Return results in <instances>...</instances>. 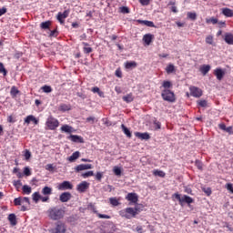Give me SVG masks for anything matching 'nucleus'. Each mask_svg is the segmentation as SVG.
Segmentation results:
<instances>
[{
  "label": "nucleus",
  "mask_w": 233,
  "mask_h": 233,
  "mask_svg": "<svg viewBox=\"0 0 233 233\" xmlns=\"http://www.w3.org/2000/svg\"><path fill=\"white\" fill-rule=\"evenodd\" d=\"M50 26H52L51 21L42 22L40 24V28H42V30H50Z\"/></svg>",
  "instance_id": "obj_26"
},
{
  "label": "nucleus",
  "mask_w": 233,
  "mask_h": 233,
  "mask_svg": "<svg viewBox=\"0 0 233 233\" xmlns=\"http://www.w3.org/2000/svg\"><path fill=\"white\" fill-rule=\"evenodd\" d=\"M47 214L50 219H53V221H57L65 218V211L63 208H51L48 209Z\"/></svg>",
  "instance_id": "obj_1"
},
{
  "label": "nucleus",
  "mask_w": 233,
  "mask_h": 233,
  "mask_svg": "<svg viewBox=\"0 0 233 233\" xmlns=\"http://www.w3.org/2000/svg\"><path fill=\"white\" fill-rule=\"evenodd\" d=\"M87 188H88V182H86V181H84V182L78 184L76 187V190L78 192H86Z\"/></svg>",
  "instance_id": "obj_16"
},
{
  "label": "nucleus",
  "mask_w": 233,
  "mask_h": 233,
  "mask_svg": "<svg viewBox=\"0 0 233 233\" xmlns=\"http://www.w3.org/2000/svg\"><path fill=\"white\" fill-rule=\"evenodd\" d=\"M113 172H114L115 176H121V167H114Z\"/></svg>",
  "instance_id": "obj_49"
},
{
  "label": "nucleus",
  "mask_w": 233,
  "mask_h": 233,
  "mask_svg": "<svg viewBox=\"0 0 233 233\" xmlns=\"http://www.w3.org/2000/svg\"><path fill=\"white\" fill-rule=\"evenodd\" d=\"M60 130L66 132V134H72V127L68 125H64L61 127Z\"/></svg>",
  "instance_id": "obj_33"
},
{
  "label": "nucleus",
  "mask_w": 233,
  "mask_h": 233,
  "mask_svg": "<svg viewBox=\"0 0 233 233\" xmlns=\"http://www.w3.org/2000/svg\"><path fill=\"white\" fill-rule=\"evenodd\" d=\"M32 198L35 203H39V199H41V195L39 194V192H35L33 193Z\"/></svg>",
  "instance_id": "obj_39"
},
{
  "label": "nucleus",
  "mask_w": 233,
  "mask_h": 233,
  "mask_svg": "<svg viewBox=\"0 0 233 233\" xmlns=\"http://www.w3.org/2000/svg\"><path fill=\"white\" fill-rule=\"evenodd\" d=\"M24 156H25L26 161H28V159H30V157H32V153H30V151H28V149H26Z\"/></svg>",
  "instance_id": "obj_58"
},
{
  "label": "nucleus",
  "mask_w": 233,
  "mask_h": 233,
  "mask_svg": "<svg viewBox=\"0 0 233 233\" xmlns=\"http://www.w3.org/2000/svg\"><path fill=\"white\" fill-rule=\"evenodd\" d=\"M195 166L197 167V168H198V170H203V163H201V161L196 160Z\"/></svg>",
  "instance_id": "obj_54"
},
{
  "label": "nucleus",
  "mask_w": 233,
  "mask_h": 233,
  "mask_svg": "<svg viewBox=\"0 0 233 233\" xmlns=\"http://www.w3.org/2000/svg\"><path fill=\"white\" fill-rule=\"evenodd\" d=\"M92 164H81L75 167L76 172H81L82 170H90L92 169Z\"/></svg>",
  "instance_id": "obj_10"
},
{
  "label": "nucleus",
  "mask_w": 233,
  "mask_h": 233,
  "mask_svg": "<svg viewBox=\"0 0 233 233\" xmlns=\"http://www.w3.org/2000/svg\"><path fill=\"white\" fill-rule=\"evenodd\" d=\"M222 14L226 17H233V10L228 7L222 8Z\"/></svg>",
  "instance_id": "obj_22"
},
{
  "label": "nucleus",
  "mask_w": 233,
  "mask_h": 233,
  "mask_svg": "<svg viewBox=\"0 0 233 233\" xmlns=\"http://www.w3.org/2000/svg\"><path fill=\"white\" fill-rule=\"evenodd\" d=\"M187 17H188V19H191V21H196V19H198V14L188 12L187 13Z\"/></svg>",
  "instance_id": "obj_41"
},
{
  "label": "nucleus",
  "mask_w": 233,
  "mask_h": 233,
  "mask_svg": "<svg viewBox=\"0 0 233 233\" xmlns=\"http://www.w3.org/2000/svg\"><path fill=\"white\" fill-rule=\"evenodd\" d=\"M137 66V63L136 61H127L126 62L125 64V67L127 69V70H130L132 68H136Z\"/></svg>",
  "instance_id": "obj_23"
},
{
  "label": "nucleus",
  "mask_w": 233,
  "mask_h": 233,
  "mask_svg": "<svg viewBox=\"0 0 233 233\" xmlns=\"http://www.w3.org/2000/svg\"><path fill=\"white\" fill-rule=\"evenodd\" d=\"M58 190H72L74 188V185L70 183V181H63L57 186Z\"/></svg>",
  "instance_id": "obj_8"
},
{
  "label": "nucleus",
  "mask_w": 233,
  "mask_h": 233,
  "mask_svg": "<svg viewBox=\"0 0 233 233\" xmlns=\"http://www.w3.org/2000/svg\"><path fill=\"white\" fill-rule=\"evenodd\" d=\"M59 199L62 203H67L72 199V194L70 192H64L60 195Z\"/></svg>",
  "instance_id": "obj_11"
},
{
  "label": "nucleus",
  "mask_w": 233,
  "mask_h": 233,
  "mask_svg": "<svg viewBox=\"0 0 233 233\" xmlns=\"http://www.w3.org/2000/svg\"><path fill=\"white\" fill-rule=\"evenodd\" d=\"M57 35H59V32L57 31V29L55 30H49V37H57Z\"/></svg>",
  "instance_id": "obj_46"
},
{
  "label": "nucleus",
  "mask_w": 233,
  "mask_h": 233,
  "mask_svg": "<svg viewBox=\"0 0 233 233\" xmlns=\"http://www.w3.org/2000/svg\"><path fill=\"white\" fill-rule=\"evenodd\" d=\"M17 94H19V89H17V87L15 86H12L10 91V95L12 96V97H16Z\"/></svg>",
  "instance_id": "obj_40"
},
{
  "label": "nucleus",
  "mask_w": 233,
  "mask_h": 233,
  "mask_svg": "<svg viewBox=\"0 0 233 233\" xmlns=\"http://www.w3.org/2000/svg\"><path fill=\"white\" fill-rule=\"evenodd\" d=\"M143 41L147 46H149V45L152 43V41H154V35H152V34L144 35Z\"/></svg>",
  "instance_id": "obj_14"
},
{
  "label": "nucleus",
  "mask_w": 233,
  "mask_h": 233,
  "mask_svg": "<svg viewBox=\"0 0 233 233\" xmlns=\"http://www.w3.org/2000/svg\"><path fill=\"white\" fill-rule=\"evenodd\" d=\"M8 221L10 222V225H12L13 227H15V225H17V218L15 217V214L14 213L9 214Z\"/></svg>",
  "instance_id": "obj_21"
},
{
  "label": "nucleus",
  "mask_w": 233,
  "mask_h": 233,
  "mask_svg": "<svg viewBox=\"0 0 233 233\" xmlns=\"http://www.w3.org/2000/svg\"><path fill=\"white\" fill-rule=\"evenodd\" d=\"M24 176H32V171H30V167H25V168H24Z\"/></svg>",
  "instance_id": "obj_53"
},
{
  "label": "nucleus",
  "mask_w": 233,
  "mask_h": 233,
  "mask_svg": "<svg viewBox=\"0 0 233 233\" xmlns=\"http://www.w3.org/2000/svg\"><path fill=\"white\" fill-rule=\"evenodd\" d=\"M47 130H56L59 127V120L50 116L46 121Z\"/></svg>",
  "instance_id": "obj_5"
},
{
  "label": "nucleus",
  "mask_w": 233,
  "mask_h": 233,
  "mask_svg": "<svg viewBox=\"0 0 233 233\" xmlns=\"http://www.w3.org/2000/svg\"><path fill=\"white\" fill-rule=\"evenodd\" d=\"M79 156H81V153H79V151H76L68 157V161H70V163H74L76 159H79Z\"/></svg>",
  "instance_id": "obj_25"
},
{
  "label": "nucleus",
  "mask_w": 233,
  "mask_h": 233,
  "mask_svg": "<svg viewBox=\"0 0 233 233\" xmlns=\"http://www.w3.org/2000/svg\"><path fill=\"white\" fill-rule=\"evenodd\" d=\"M68 139H70V141H73V143H83V137L77 135H70L68 137Z\"/></svg>",
  "instance_id": "obj_19"
},
{
  "label": "nucleus",
  "mask_w": 233,
  "mask_h": 233,
  "mask_svg": "<svg viewBox=\"0 0 233 233\" xmlns=\"http://www.w3.org/2000/svg\"><path fill=\"white\" fill-rule=\"evenodd\" d=\"M206 43H207L208 45H214V36H212V35H208V36L206 37Z\"/></svg>",
  "instance_id": "obj_48"
},
{
  "label": "nucleus",
  "mask_w": 233,
  "mask_h": 233,
  "mask_svg": "<svg viewBox=\"0 0 233 233\" xmlns=\"http://www.w3.org/2000/svg\"><path fill=\"white\" fill-rule=\"evenodd\" d=\"M139 214V210H137V207L135 208H127L119 211V216L121 218H126V219H132V218H136Z\"/></svg>",
  "instance_id": "obj_2"
},
{
  "label": "nucleus",
  "mask_w": 233,
  "mask_h": 233,
  "mask_svg": "<svg viewBox=\"0 0 233 233\" xmlns=\"http://www.w3.org/2000/svg\"><path fill=\"white\" fill-rule=\"evenodd\" d=\"M42 90L46 94H50V92H52V86H42Z\"/></svg>",
  "instance_id": "obj_47"
},
{
  "label": "nucleus",
  "mask_w": 233,
  "mask_h": 233,
  "mask_svg": "<svg viewBox=\"0 0 233 233\" xmlns=\"http://www.w3.org/2000/svg\"><path fill=\"white\" fill-rule=\"evenodd\" d=\"M166 72L167 74H174V72H176V66L173 64L167 65L166 67Z\"/></svg>",
  "instance_id": "obj_31"
},
{
  "label": "nucleus",
  "mask_w": 233,
  "mask_h": 233,
  "mask_svg": "<svg viewBox=\"0 0 233 233\" xmlns=\"http://www.w3.org/2000/svg\"><path fill=\"white\" fill-rule=\"evenodd\" d=\"M14 204L15 205V207H19L23 205L22 198H15Z\"/></svg>",
  "instance_id": "obj_52"
},
{
  "label": "nucleus",
  "mask_w": 233,
  "mask_h": 233,
  "mask_svg": "<svg viewBox=\"0 0 233 233\" xmlns=\"http://www.w3.org/2000/svg\"><path fill=\"white\" fill-rule=\"evenodd\" d=\"M83 52L84 54H91V52H93L92 47H90V45H88V43L83 42Z\"/></svg>",
  "instance_id": "obj_24"
},
{
  "label": "nucleus",
  "mask_w": 233,
  "mask_h": 233,
  "mask_svg": "<svg viewBox=\"0 0 233 233\" xmlns=\"http://www.w3.org/2000/svg\"><path fill=\"white\" fill-rule=\"evenodd\" d=\"M162 86H163L164 90H168V88H172V82H170L168 80H165L162 83Z\"/></svg>",
  "instance_id": "obj_37"
},
{
  "label": "nucleus",
  "mask_w": 233,
  "mask_h": 233,
  "mask_svg": "<svg viewBox=\"0 0 233 233\" xmlns=\"http://www.w3.org/2000/svg\"><path fill=\"white\" fill-rule=\"evenodd\" d=\"M22 192L26 196H30V194H32V187L28 185H24L22 187Z\"/></svg>",
  "instance_id": "obj_28"
},
{
  "label": "nucleus",
  "mask_w": 233,
  "mask_h": 233,
  "mask_svg": "<svg viewBox=\"0 0 233 233\" xmlns=\"http://www.w3.org/2000/svg\"><path fill=\"white\" fill-rule=\"evenodd\" d=\"M21 199H22L21 211L26 212V210H28L27 207H30V198L28 197H24V198H21Z\"/></svg>",
  "instance_id": "obj_9"
},
{
  "label": "nucleus",
  "mask_w": 233,
  "mask_h": 233,
  "mask_svg": "<svg viewBox=\"0 0 233 233\" xmlns=\"http://www.w3.org/2000/svg\"><path fill=\"white\" fill-rule=\"evenodd\" d=\"M25 123H26V125H30V123H34V125H39V120H37L34 115H29L25 118Z\"/></svg>",
  "instance_id": "obj_12"
},
{
  "label": "nucleus",
  "mask_w": 233,
  "mask_h": 233,
  "mask_svg": "<svg viewBox=\"0 0 233 233\" xmlns=\"http://www.w3.org/2000/svg\"><path fill=\"white\" fill-rule=\"evenodd\" d=\"M173 198H175V199H177L178 201V203L181 207H183L185 205V203L187 205H192V203H194V198H192V197H188L187 195H183L181 197V195L179 193H175L173 195Z\"/></svg>",
  "instance_id": "obj_3"
},
{
  "label": "nucleus",
  "mask_w": 233,
  "mask_h": 233,
  "mask_svg": "<svg viewBox=\"0 0 233 233\" xmlns=\"http://www.w3.org/2000/svg\"><path fill=\"white\" fill-rule=\"evenodd\" d=\"M121 128L125 135H127V137H132V132H130V129L126 127L124 124L121 125Z\"/></svg>",
  "instance_id": "obj_34"
},
{
  "label": "nucleus",
  "mask_w": 233,
  "mask_h": 233,
  "mask_svg": "<svg viewBox=\"0 0 233 233\" xmlns=\"http://www.w3.org/2000/svg\"><path fill=\"white\" fill-rule=\"evenodd\" d=\"M115 76L120 78L123 77V73L121 72V69H116L115 72Z\"/></svg>",
  "instance_id": "obj_60"
},
{
  "label": "nucleus",
  "mask_w": 233,
  "mask_h": 233,
  "mask_svg": "<svg viewBox=\"0 0 233 233\" xmlns=\"http://www.w3.org/2000/svg\"><path fill=\"white\" fill-rule=\"evenodd\" d=\"M59 110L61 112H66L68 110H71V106H70V105L61 104L60 106H59Z\"/></svg>",
  "instance_id": "obj_36"
},
{
  "label": "nucleus",
  "mask_w": 233,
  "mask_h": 233,
  "mask_svg": "<svg viewBox=\"0 0 233 233\" xmlns=\"http://www.w3.org/2000/svg\"><path fill=\"white\" fill-rule=\"evenodd\" d=\"M226 188H227V190H229V192H231V194H233V185L232 184H230V183L227 184Z\"/></svg>",
  "instance_id": "obj_61"
},
{
  "label": "nucleus",
  "mask_w": 233,
  "mask_h": 233,
  "mask_svg": "<svg viewBox=\"0 0 233 233\" xmlns=\"http://www.w3.org/2000/svg\"><path fill=\"white\" fill-rule=\"evenodd\" d=\"M206 23L209 25V23H212V25H218V18L211 17V18H207Z\"/></svg>",
  "instance_id": "obj_44"
},
{
  "label": "nucleus",
  "mask_w": 233,
  "mask_h": 233,
  "mask_svg": "<svg viewBox=\"0 0 233 233\" xmlns=\"http://www.w3.org/2000/svg\"><path fill=\"white\" fill-rule=\"evenodd\" d=\"M135 136L138 139H142V140H146V141L150 139V134H148L147 132H146V133L136 132Z\"/></svg>",
  "instance_id": "obj_15"
},
{
  "label": "nucleus",
  "mask_w": 233,
  "mask_h": 233,
  "mask_svg": "<svg viewBox=\"0 0 233 233\" xmlns=\"http://www.w3.org/2000/svg\"><path fill=\"white\" fill-rule=\"evenodd\" d=\"M109 203L112 207H119V205H121V203H119V199L116 197L110 198Z\"/></svg>",
  "instance_id": "obj_29"
},
{
  "label": "nucleus",
  "mask_w": 233,
  "mask_h": 233,
  "mask_svg": "<svg viewBox=\"0 0 233 233\" xmlns=\"http://www.w3.org/2000/svg\"><path fill=\"white\" fill-rule=\"evenodd\" d=\"M43 196H51L52 194V187H44L42 189Z\"/></svg>",
  "instance_id": "obj_32"
},
{
  "label": "nucleus",
  "mask_w": 233,
  "mask_h": 233,
  "mask_svg": "<svg viewBox=\"0 0 233 233\" xmlns=\"http://www.w3.org/2000/svg\"><path fill=\"white\" fill-rule=\"evenodd\" d=\"M0 74H3L4 76H6V74H8V71H6L3 63H0Z\"/></svg>",
  "instance_id": "obj_45"
},
{
  "label": "nucleus",
  "mask_w": 233,
  "mask_h": 233,
  "mask_svg": "<svg viewBox=\"0 0 233 233\" xmlns=\"http://www.w3.org/2000/svg\"><path fill=\"white\" fill-rule=\"evenodd\" d=\"M200 72L203 74V76H207V73L210 72V65H203L200 67Z\"/></svg>",
  "instance_id": "obj_30"
},
{
  "label": "nucleus",
  "mask_w": 233,
  "mask_h": 233,
  "mask_svg": "<svg viewBox=\"0 0 233 233\" xmlns=\"http://www.w3.org/2000/svg\"><path fill=\"white\" fill-rule=\"evenodd\" d=\"M184 192H186V194H190L192 196V188L188 187H184Z\"/></svg>",
  "instance_id": "obj_63"
},
{
  "label": "nucleus",
  "mask_w": 233,
  "mask_h": 233,
  "mask_svg": "<svg viewBox=\"0 0 233 233\" xmlns=\"http://www.w3.org/2000/svg\"><path fill=\"white\" fill-rule=\"evenodd\" d=\"M126 199H127V201H130L131 203H137L138 201L137 194L128 193L127 196L126 197Z\"/></svg>",
  "instance_id": "obj_17"
},
{
  "label": "nucleus",
  "mask_w": 233,
  "mask_h": 233,
  "mask_svg": "<svg viewBox=\"0 0 233 233\" xmlns=\"http://www.w3.org/2000/svg\"><path fill=\"white\" fill-rule=\"evenodd\" d=\"M94 213L96 214V216H97V218H99V219H110V216L105 215V214H100L96 209H94Z\"/></svg>",
  "instance_id": "obj_38"
},
{
  "label": "nucleus",
  "mask_w": 233,
  "mask_h": 233,
  "mask_svg": "<svg viewBox=\"0 0 233 233\" xmlns=\"http://www.w3.org/2000/svg\"><path fill=\"white\" fill-rule=\"evenodd\" d=\"M96 181H101V179H103V173L97 172L96 174Z\"/></svg>",
  "instance_id": "obj_59"
},
{
  "label": "nucleus",
  "mask_w": 233,
  "mask_h": 233,
  "mask_svg": "<svg viewBox=\"0 0 233 233\" xmlns=\"http://www.w3.org/2000/svg\"><path fill=\"white\" fill-rule=\"evenodd\" d=\"M224 41L227 45H233V34L232 33H226L224 36Z\"/></svg>",
  "instance_id": "obj_18"
},
{
  "label": "nucleus",
  "mask_w": 233,
  "mask_h": 233,
  "mask_svg": "<svg viewBox=\"0 0 233 233\" xmlns=\"http://www.w3.org/2000/svg\"><path fill=\"white\" fill-rule=\"evenodd\" d=\"M214 76H216L218 81H221V79L225 77V71H223L221 68H217L214 70Z\"/></svg>",
  "instance_id": "obj_13"
},
{
  "label": "nucleus",
  "mask_w": 233,
  "mask_h": 233,
  "mask_svg": "<svg viewBox=\"0 0 233 233\" xmlns=\"http://www.w3.org/2000/svg\"><path fill=\"white\" fill-rule=\"evenodd\" d=\"M50 233H66V225L63 222H57L56 228L49 230Z\"/></svg>",
  "instance_id": "obj_6"
},
{
  "label": "nucleus",
  "mask_w": 233,
  "mask_h": 233,
  "mask_svg": "<svg viewBox=\"0 0 233 233\" xmlns=\"http://www.w3.org/2000/svg\"><path fill=\"white\" fill-rule=\"evenodd\" d=\"M137 23H139V25H144L145 26H149L150 28H156V25H154V22L152 21L137 20Z\"/></svg>",
  "instance_id": "obj_20"
},
{
  "label": "nucleus",
  "mask_w": 233,
  "mask_h": 233,
  "mask_svg": "<svg viewBox=\"0 0 233 233\" xmlns=\"http://www.w3.org/2000/svg\"><path fill=\"white\" fill-rule=\"evenodd\" d=\"M136 231H137V233H143V227H142V226H137V227L136 228Z\"/></svg>",
  "instance_id": "obj_64"
},
{
  "label": "nucleus",
  "mask_w": 233,
  "mask_h": 233,
  "mask_svg": "<svg viewBox=\"0 0 233 233\" xmlns=\"http://www.w3.org/2000/svg\"><path fill=\"white\" fill-rule=\"evenodd\" d=\"M91 176H94V171H87V172L82 174V177H84L85 178L90 177Z\"/></svg>",
  "instance_id": "obj_56"
},
{
  "label": "nucleus",
  "mask_w": 233,
  "mask_h": 233,
  "mask_svg": "<svg viewBox=\"0 0 233 233\" xmlns=\"http://www.w3.org/2000/svg\"><path fill=\"white\" fill-rule=\"evenodd\" d=\"M139 3L142 6H148V5H150V0H139Z\"/></svg>",
  "instance_id": "obj_57"
},
{
  "label": "nucleus",
  "mask_w": 233,
  "mask_h": 233,
  "mask_svg": "<svg viewBox=\"0 0 233 233\" xmlns=\"http://www.w3.org/2000/svg\"><path fill=\"white\" fill-rule=\"evenodd\" d=\"M153 174L155 176H158V177H165V176H166V174L163 171L157 170V169L154 170Z\"/></svg>",
  "instance_id": "obj_42"
},
{
  "label": "nucleus",
  "mask_w": 233,
  "mask_h": 233,
  "mask_svg": "<svg viewBox=\"0 0 233 233\" xmlns=\"http://www.w3.org/2000/svg\"><path fill=\"white\" fill-rule=\"evenodd\" d=\"M198 106H201L202 108H207L208 106V102L207 100H198L197 101Z\"/></svg>",
  "instance_id": "obj_43"
},
{
  "label": "nucleus",
  "mask_w": 233,
  "mask_h": 233,
  "mask_svg": "<svg viewBox=\"0 0 233 233\" xmlns=\"http://www.w3.org/2000/svg\"><path fill=\"white\" fill-rule=\"evenodd\" d=\"M56 19H57V21H59V23H61V25H63V23H65V20H63V19H65L63 17V13L59 12L57 14Z\"/></svg>",
  "instance_id": "obj_51"
},
{
  "label": "nucleus",
  "mask_w": 233,
  "mask_h": 233,
  "mask_svg": "<svg viewBox=\"0 0 233 233\" xmlns=\"http://www.w3.org/2000/svg\"><path fill=\"white\" fill-rule=\"evenodd\" d=\"M119 10L121 14H130V9L127 6H122Z\"/></svg>",
  "instance_id": "obj_50"
},
{
  "label": "nucleus",
  "mask_w": 233,
  "mask_h": 233,
  "mask_svg": "<svg viewBox=\"0 0 233 233\" xmlns=\"http://www.w3.org/2000/svg\"><path fill=\"white\" fill-rule=\"evenodd\" d=\"M161 97L164 101H167V103H176V94L170 89L162 90Z\"/></svg>",
  "instance_id": "obj_4"
},
{
  "label": "nucleus",
  "mask_w": 233,
  "mask_h": 233,
  "mask_svg": "<svg viewBox=\"0 0 233 233\" xmlns=\"http://www.w3.org/2000/svg\"><path fill=\"white\" fill-rule=\"evenodd\" d=\"M13 185L17 190V192H19V190L21 189V187H23V182H21V180H14Z\"/></svg>",
  "instance_id": "obj_35"
},
{
  "label": "nucleus",
  "mask_w": 233,
  "mask_h": 233,
  "mask_svg": "<svg viewBox=\"0 0 233 233\" xmlns=\"http://www.w3.org/2000/svg\"><path fill=\"white\" fill-rule=\"evenodd\" d=\"M202 190L208 196H210L212 194V189L210 187H204V188H202Z\"/></svg>",
  "instance_id": "obj_55"
},
{
  "label": "nucleus",
  "mask_w": 233,
  "mask_h": 233,
  "mask_svg": "<svg viewBox=\"0 0 233 233\" xmlns=\"http://www.w3.org/2000/svg\"><path fill=\"white\" fill-rule=\"evenodd\" d=\"M189 92L192 97H201V96H203V90L198 86H191L189 87Z\"/></svg>",
  "instance_id": "obj_7"
},
{
  "label": "nucleus",
  "mask_w": 233,
  "mask_h": 233,
  "mask_svg": "<svg viewBox=\"0 0 233 233\" xmlns=\"http://www.w3.org/2000/svg\"><path fill=\"white\" fill-rule=\"evenodd\" d=\"M86 122L87 123H96V117H94V116H88L87 118H86Z\"/></svg>",
  "instance_id": "obj_62"
},
{
  "label": "nucleus",
  "mask_w": 233,
  "mask_h": 233,
  "mask_svg": "<svg viewBox=\"0 0 233 233\" xmlns=\"http://www.w3.org/2000/svg\"><path fill=\"white\" fill-rule=\"evenodd\" d=\"M122 99L125 101V103H132V101H134V95L129 93L127 96H124Z\"/></svg>",
  "instance_id": "obj_27"
}]
</instances>
